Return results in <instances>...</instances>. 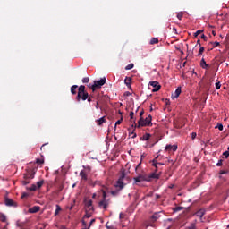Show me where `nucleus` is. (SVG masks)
I'll use <instances>...</instances> for the list:
<instances>
[{
	"mask_svg": "<svg viewBox=\"0 0 229 229\" xmlns=\"http://www.w3.org/2000/svg\"><path fill=\"white\" fill-rule=\"evenodd\" d=\"M128 180V177H126V172L125 170H123L121 173V176L119 177L118 181L116 182V184L114 185V187L120 189V191H122V189H124V185H126V183H124V181Z\"/></svg>",
	"mask_w": 229,
	"mask_h": 229,
	"instance_id": "1",
	"label": "nucleus"
},
{
	"mask_svg": "<svg viewBox=\"0 0 229 229\" xmlns=\"http://www.w3.org/2000/svg\"><path fill=\"white\" fill-rule=\"evenodd\" d=\"M105 83H106V78L103 77L99 81H95L94 84H89V88L91 89L92 92H95L97 89H101Z\"/></svg>",
	"mask_w": 229,
	"mask_h": 229,
	"instance_id": "2",
	"label": "nucleus"
},
{
	"mask_svg": "<svg viewBox=\"0 0 229 229\" xmlns=\"http://www.w3.org/2000/svg\"><path fill=\"white\" fill-rule=\"evenodd\" d=\"M152 119L153 117L151 116V114H149L146 119H144L143 117L140 118V120L138 121V128L144 126H151Z\"/></svg>",
	"mask_w": 229,
	"mask_h": 229,
	"instance_id": "3",
	"label": "nucleus"
},
{
	"mask_svg": "<svg viewBox=\"0 0 229 229\" xmlns=\"http://www.w3.org/2000/svg\"><path fill=\"white\" fill-rule=\"evenodd\" d=\"M160 212H155L150 217L148 221V226H155V223L160 219Z\"/></svg>",
	"mask_w": 229,
	"mask_h": 229,
	"instance_id": "4",
	"label": "nucleus"
},
{
	"mask_svg": "<svg viewBox=\"0 0 229 229\" xmlns=\"http://www.w3.org/2000/svg\"><path fill=\"white\" fill-rule=\"evenodd\" d=\"M135 183H140V182H148V174L146 173L139 174L138 176L133 178Z\"/></svg>",
	"mask_w": 229,
	"mask_h": 229,
	"instance_id": "5",
	"label": "nucleus"
},
{
	"mask_svg": "<svg viewBox=\"0 0 229 229\" xmlns=\"http://www.w3.org/2000/svg\"><path fill=\"white\" fill-rule=\"evenodd\" d=\"M76 102L80 103V101H87L89 99V92L77 93Z\"/></svg>",
	"mask_w": 229,
	"mask_h": 229,
	"instance_id": "6",
	"label": "nucleus"
},
{
	"mask_svg": "<svg viewBox=\"0 0 229 229\" xmlns=\"http://www.w3.org/2000/svg\"><path fill=\"white\" fill-rule=\"evenodd\" d=\"M160 174H162V172H159L158 174H157V172H153L148 175L147 174V182H151V180H158L160 178Z\"/></svg>",
	"mask_w": 229,
	"mask_h": 229,
	"instance_id": "7",
	"label": "nucleus"
},
{
	"mask_svg": "<svg viewBox=\"0 0 229 229\" xmlns=\"http://www.w3.org/2000/svg\"><path fill=\"white\" fill-rule=\"evenodd\" d=\"M150 87H153L152 92H158L160 89H162V86L158 83L157 81H153L149 82Z\"/></svg>",
	"mask_w": 229,
	"mask_h": 229,
	"instance_id": "8",
	"label": "nucleus"
},
{
	"mask_svg": "<svg viewBox=\"0 0 229 229\" xmlns=\"http://www.w3.org/2000/svg\"><path fill=\"white\" fill-rule=\"evenodd\" d=\"M108 200L106 199H102L99 203H98V207L100 208H104V210H106V208H108Z\"/></svg>",
	"mask_w": 229,
	"mask_h": 229,
	"instance_id": "9",
	"label": "nucleus"
},
{
	"mask_svg": "<svg viewBox=\"0 0 229 229\" xmlns=\"http://www.w3.org/2000/svg\"><path fill=\"white\" fill-rule=\"evenodd\" d=\"M5 205L6 207H17V204L15 203V201H13V199L9 198L5 199Z\"/></svg>",
	"mask_w": 229,
	"mask_h": 229,
	"instance_id": "10",
	"label": "nucleus"
},
{
	"mask_svg": "<svg viewBox=\"0 0 229 229\" xmlns=\"http://www.w3.org/2000/svg\"><path fill=\"white\" fill-rule=\"evenodd\" d=\"M165 149V151H177L178 145H166Z\"/></svg>",
	"mask_w": 229,
	"mask_h": 229,
	"instance_id": "11",
	"label": "nucleus"
},
{
	"mask_svg": "<svg viewBox=\"0 0 229 229\" xmlns=\"http://www.w3.org/2000/svg\"><path fill=\"white\" fill-rule=\"evenodd\" d=\"M33 178H35V173L32 171L24 174V180H33Z\"/></svg>",
	"mask_w": 229,
	"mask_h": 229,
	"instance_id": "12",
	"label": "nucleus"
},
{
	"mask_svg": "<svg viewBox=\"0 0 229 229\" xmlns=\"http://www.w3.org/2000/svg\"><path fill=\"white\" fill-rule=\"evenodd\" d=\"M16 226L20 229H26L28 226V224L26 222H21V221H17L16 222Z\"/></svg>",
	"mask_w": 229,
	"mask_h": 229,
	"instance_id": "13",
	"label": "nucleus"
},
{
	"mask_svg": "<svg viewBox=\"0 0 229 229\" xmlns=\"http://www.w3.org/2000/svg\"><path fill=\"white\" fill-rule=\"evenodd\" d=\"M86 210L94 211V207H92V199H89L85 202Z\"/></svg>",
	"mask_w": 229,
	"mask_h": 229,
	"instance_id": "14",
	"label": "nucleus"
},
{
	"mask_svg": "<svg viewBox=\"0 0 229 229\" xmlns=\"http://www.w3.org/2000/svg\"><path fill=\"white\" fill-rule=\"evenodd\" d=\"M39 210H40L39 206H34V207L29 208L30 214H37V212H38Z\"/></svg>",
	"mask_w": 229,
	"mask_h": 229,
	"instance_id": "15",
	"label": "nucleus"
},
{
	"mask_svg": "<svg viewBox=\"0 0 229 229\" xmlns=\"http://www.w3.org/2000/svg\"><path fill=\"white\" fill-rule=\"evenodd\" d=\"M196 216L201 219L205 216V209H199L197 211Z\"/></svg>",
	"mask_w": 229,
	"mask_h": 229,
	"instance_id": "16",
	"label": "nucleus"
},
{
	"mask_svg": "<svg viewBox=\"0 0 229 229\" xmlns=\"http://www.w3.org/2000/svg\"><path fill=\"white\" fill-rule=\"evenodd\" d=\"M124 83L129 89H131V79L130 77L125 78Z\"/></svg>",
	"mask_w": 229,
	"mask_h": 229,
	"instance_id": "17",
	"label": "nucleus"
},
{
	"mask_svg": "<svg viewBox=\"0 0 229 229\" xmlns=\"http://www.w3.org/2000/svg\"><path fill=\"white\" fill-rule=\"evenodd\" d=\"M200 66L202 67V69H207V67L209 66L208 64H207V62L205 61V58H202L200 61Z\"/></svg>",
	"mask_w": 229,
	"mask_h": 229,
	"instance_id": "18",
	"label": "nucleus"
},
{
	"mask_svg": "<svg viewBox=\"0 0 229 229\" xmlns=\"http://www.w3.org/2000/svg\"><path fill=\"white\" fill-rule=\"evenodd\" d=\"M180 94H182V87H178L174 92V98H180Z\"/></svg>",
	"mask_w": 229,
	"mask_h": 229,
	"instance_id": "19",
	"label": "nucleus"
},
{
	"mask_svg": "<svg viewBox=\"0 0 229 229\" xmlns=\"http://www.w3.org/2000/svg\"><path fill=\"white\" fill-rule=\"evenodd\" d=\"M78 89V85H73L71 87V94H72V96H76L77 91L76 89Z\"/></svg>",
	"mask_w": 229,
	"mask_h": 229,
	"instance_id": "20",
	"label": "nucleus"
},
{
	"mask_svg": "<svg viewBox=\"0 0 229 229\" xmlns=\"http://www.w3.org/2000/svg\"><path fill=\"white\" fill-rule=\"evenodd\" d=\"M84 217H86V219H90V217H92V210L86 209V214L84 215Z\"/></svg>",
	"mask_w": 229,
	"mask_h": 229,
	"instance_id": "21",
	"label": "nucleus"
},
{
	"mask_svg": "<svg viewBox=\"0 0 229 229\" xmlns=\"http://www.w3.org/2000/svg\"><path fill=\"white\" fill-rule=\"evenodd\" d=\"M152 162H153L154 167H156V171L157 169H158V165H164V163H158L157 162V159H154Z\"/></svg>",
	"mask_w": 229,
	"mask_h": 229,
	"instance_id": "22",
	"label": "nucleus"
},
{
	"mask_svg": "<svg viewBox=\"0 0 229 229\" xmlns=\"http://www.w3.org/2000/svg\"><path fill=\"white\" fill-rule=\"evenodd\" d=\"M106 119H105V116L101 117L100 119L97 120V123H98V126H101V124H103V123H106Z\"/></svg>",
	"mask_w": 229,
	"mask_h": 229,
	"instance_id": "23",
	"label": "nucleus"
},
{
	"mask_svg": "<svg viewBox=\"0 0 229 229\" xmlns=\"http://www.w3.org/2000/svg\"><path fill=\"white\" fill-rule=\"evenodd\" d=\"M142 140H149V139H151V134L149 133H146L142 136Z\"/></svg>",
	"mask_w": 229,
	"mask_h": 229,
	"instance_id": "24",
	"label": "nucleus"
},
{
	"mask_svg": "<svg viewBox=\"0 0 229 229\" xmlns=\"http://www.w3.org/2000/svg\"><path fill=\"white\" fill-rule=\"evenodd\" d=\"M56 209L55 211V216H58V214H60V212H62V208L60 207V205H56Z\"/></svg>",
	"mask_w": 229,
	"mask_h": 229,
	"instance_id": "25",
	"label": "nucleus"
},
{
	"mask_svg": "<svg viewBox=\"0 0 229 229\" xmlns=\"http://www.w3.org/2000/svg\"><path fill=\"white\" fill-rule=\"evenodd\" d=\"M83 92H87V90H85V86L81 85L80 87H78V93H83Z\"/></svg>",
	"mask_w": 229,
	"mask_h": 229,
	"instance_id": "26",
	"label": "nucleus"
},
{
	"mask_svg": "<svg viewBox=\"0 0 229 229\" xmlns=\"http://www.w3.org/2000/svg\"><path fill=\"white\" fill-rule=\"evenodd\" d=\"M149 44H150L151 46H153V44H158V38H152L150 39Z\"/></svg>",
	"mask_w": 229,
	"mask_h": 229,
	"instance_id": "27",
	"label": "nucleus"
},
{
	"mask_svg": "<svg viewBox=\"0 0 229 229\" xmlns=\"http://www.w3.org/2000/svg\"><path fill=\"white\" fill-rule=\"evenodd\" d=\"M131 123H132V128H138V126L139 125H137V123H135V121H136V119H135V117L134 116H132V120H131Z\"/></svg>",
	"mask_w": 229,
	"mask_h": 229,
	"instance_id": "28",
	"label": "nucleus"
},
{
	"mask_svg": "<svg viewBox=\"0 0 229 229\" xmlns=\"http://www.w3.org/2000/svg\"><path fill=\"white\" fill-rule=\"evenodd\" d=\"M0 221L2 223H6V215L4 214H0Z\"/></svg>",
	"mask_w": 229,
	"mask_h": 229,
	"instance_id": "29",
	"label": "nucleus"
},
{
	"mask_svg": "<svg viewBox=\"0 0 229 229\" xmlns=\"http://www.w3.org/2000/svg\"><path fill=\"white\" fill-rule=\"evenodd\" d=\"M133 67H135V64L131 63L125 67V71H131V69H133Z\"/></svg>",
	"mask_w": 229,
	"mask_h": 229,
	"instance_id": "30",
	"label": "nucleus"
},
{
	"mask_svg": "<svg viewBox=\"0 0 229 229\" xmlns=\"http://www.w3.org/2000/svg\"><path fill=\"white\" fill-rule=\"evenodd\" d=\"M80 176H81L82 180H87V174H85L83 171H81Z\"/></svg>",
	"mask_w": 229,
	"mask_h": 229,
	"instance_id": "31",
	"label": "nucleus"
},
{
	"mask_svg": "<svg viewBox=\"0 0 229 229\" xmlns=\"http://www.w3.org/2000/svg\"><path fill=\"white\" fill-rule=\"evenodd\" d=\"M120 190L111 191L112 196H119Z\"/></svg>",
	"mask_w": 229,
	"mask_h": 229,
	"instance_id": "32",
	"label": "nucleus"
},
{
	"mask_svg": "<svg viewBox=\"0 0 229 229\" xmlns=\"http://www.w3.org/2000/svg\"><path fill=\"white\" fill-rule=\"evenodd\" d=\"M204 51H205V47H200V48L199 50L198 56H201V55H203Z\"/></svg>",
	"mask_w": 229,
	"mask_h": 229,
	"instance_id": "33",
	"label": "nucleus"
},
{
	"mask_svg": "<svg viewBox=\"0 0 229 229\" xmlns=\"http://www.w3.org/2000/svg\"><path fill=\"white\" fill-rule=\"evenodd\" d=\"M177 19H179V21H182V19H183V12H180L177 13Z\"/></svg>",
	"mask_w": 229,
	"mask_h": 229,
	"instance_id": "34",
	"label": "nucleus"
},
{
	"mask_svg": "<svg viewBox=\"0 0 229 229\" xmlns=\"http://www.w3.org/2000/svg\"><path fill=\"white\" fill-rule=\"evenodd\" d=\"M42 185H44V181H38V182H37V188L38 189H40V187H42Z\"/></svg>",
	"mask_w": 229,
	"mask_h": 229,
	"instance_id": "35",
	"label": "nucleus"
},
{
	"mask_svg": "<svg viewBox=\"0 0 229 229\" xmlns=\"http://www.w3.org/2000/svg\"><path fill=\"white\" fill-rule=\"evenodd\" d=\"M201 33H203V30H198L194 33V37H198V35H201Z\"/></svg>",
	"mask_w": 229,
	"mask_h": 229,
	"instance_id": "36",
	"label": "nucleus"
},
{
	"mask_svg": "<svg viewBox=\"0 0 229 229\" xmlns=\"http://www.w3.org/2000/svg\"><path fill=\"white\" fill-rule=\"evenodd\" d=\"M89 81H90V79L89 77H84L82 79V83H89Z\"/></svg>",
	"mask_w": 229,
	"mask_h": 229,
	"instance_id": "37",
	"label": "nucleus"
},
{
	"mask_svg": "<svg viewBox=\"0 0 229 229\" xmlns=\"http://www.w3.org/2000/svg\"><path fill=\"white\" fill-rule=\"evenodd\" d=\"M180 210H183V208L176 207V208H174V212H180Z\"/></svg>",
	"mask_w": 229,
	"mask_h": 229,
	"instance_id": "38",
	"label": "nucleus"
},
{
	"mask_svg": "<svg viewBox=\"0 0 229 229\" xmlns=\"http://www.w3.org/2000/svg\"><path fill=\"white\" fill-rule=\"evenodd\" d=\"M102 199H106V191L105 190H102Z\"/></svg>",
	"mask_w": 229,
	"mask_h": 229,
	"instance_id": "39",
	"label": "nucleus"
},
{
	"mask_svg": "<svg viewBox=\"0 0 229 229\" xmlns=\"http://www.w3.org/2000/svg\"><path fill=\"white\" fill-rule=\"evenodd\" d=\"M220 131H223V125L221 123H217V126H216Z\"/></svg>",
	"mask_w": 229,
	"mask_h": 229,
	"instance_id": "40",
	"label": "nucleus"
},
{
	"mask_svg": "<svg viewBox=\"0 0 229 229\" xmlns=\"http://www.w3.org/2000/svg\"><path fill=\"white\" fill-rule=\"evenodd\" d=\"M21 183L22 185H28V183H30V179H25Z\"/></svg>",
	"mask_w": 229,
	"mask_h": 229,
	"instance_id": "41",
	"label": "nucleus"
},
{
	"mask_svg": "<svg viewBox=\"0 0 229 229\" xmlns=\"http://www.w3.org/2000/svg\"><path fill=\"white\" fill-rule=\"evenodd\" d=\"M215 85H216V90H219V89H221V82H216Z\"/></svg>",
	"mask_w": 229,
	"mask_h": 229,
	"instance_id": "42",
	"label": "nucleus"
},
{
	"mask_svg": "<svg viewBox=\"0 0 229 229\" xmlns=\"http://www.w3.org/2000/svg\"><path fill=\"white\" fill-rule=\"evenodd\" d=\"M94 223H96V219H92V220L89 222V225L88 229H90V227L92 226V225H94Z\"/></svg>",
	"mask_w": 229,
	"mask_h": 229,
	"instance_id": "43",
	"label": "nucleus"
},
{
	"mask_svg": "<svg viewBox=\"0 0 229 229\" xmlns=\"http://www.w3.org/2000/svg\"><path fill=\"white\" fill-rule=\"evenodd\" d=\"M36 163L37 164H44V160L40 159V158H38V159H36Z\"/></svg>",
	"mask_w": 229,
	"mask_h": 229,
	"instance_id": "44",
	"label": "nucleus"
},
{
	"mask_svg": "<svg viewBox=\"0 0 229 229\" xmlns=\"http://www.w3.org/2000/svg\"><path fill=\"white\" fill-rule=\"evenodd\" d=\"M30 191H37V185L32 184V186L30 188Z\"/></svg>",
	"mask_w": 229,
	"mask_h": 229,
	"instance_id": "45",
	"label": "nucleus"
},
{
	"mask_svg": "<svg viewBox=\"0 0 229 229\" xmlns=\"http://www.w3.org/2000/svg\"><path fill=\"white\" fill-rule=\"evenodd\" d=\"M201 38H202V40H205V42H207V40H208V38H207V36H205V34L201 35Z\"/></svg>",
	"mask_w": 229,
	"mask_h": 229,
	"instance_id": "46",
	"label": "nucleus"
},
{
	"mask_svg": "<svg viewBox=\"0 0 229 229\" xmlns=\"http://www.w3.org/2000/svg\"><path fill=\"white\" fill-rule=\"evenodd\" d=\"M123 123V118H121L120 120H118L116 123H115V128H117V125L118 124H121Z\"/></svg>",
	"mask_w": 229,
	"mask_h": 229,
	"instance_id": "47",
	"label": "nucleus"
},
{
	"mask_svg": "<svg viewBox=\"0 0 229 229\" xmlns=\"http://www.w3.org/2000/svg\"><path fill=\"white\" fill-rule=\"evenodd\" d=\"M223 155H224V157H225V158H228V157H229V151H225V152L223 153Z\"/></svg>",
	"mask_w": 229,
	"mask_h": 229,
	"instance_id": "48",
	"label": "nucleus"
},
{
	"mask_svg": "<svg viewBox=\"0 0 229 229\" xmlns=\"http://www.w3.org/2000/svg\"><path fill=\"white\" fill-rule=\"evenodd\" d=\"M197 133L196 132H192L191 133V139H192V140H194V139H196V137H197Z\"/></svg>",
	"mask_w": 229,
	"mask_h": 229,
	"instance_id": "49",
	"label": "nucleus"
},
{
	"mask_svg": "<svg viewBox=\"0 0 229 229\" xmlns=\"http://www.w3.org/2000/svg\"><path fill=\"white\" fill-rule=\"evenodd\" d=\"M217 167H221L223 165V160H219L218 163L216 164Z\"/></svg>",
	"mask_w": 229,
	"mask_h": 229,
	"instance_id": "50",
	"label": "nucleus"
},
{
	"mask_svg": "<svg viewBox=\"0 0 229 229\" xmlns=\"http://www.w3.org/2000/svg\"><path fill=\"white\" fill-rule=\"evenodd\" d=\"M217 46H219V42L217 41L213 42V47H217Z\"/></svg>",
	"mask_w": 229,
	"mask_h": 229,
	"instance_id": "51",
	"label": "nucleus"
},
{
	"mask_svg": "<svg viewBox=\"0 0 229 229\" xmlns=\"http://www.w3.org/2000/svg\"><path fill=\"white\" fill-rule=\"evenodd\" d=\"M134 115H135V113H133V111H131L130 113V117H131V120H133Z\"/></svg>",
	"mask_w": 229,
	"mask_h": 229,
	"instance_id": "52",
	"label": "nucleus"
},
{
	"mask_svg": "<svg viewBox=\"0 0 229 229\" xmlns=\"http://www.w3.org/2000/svg\"><path fill=\"white\" fill-rule=\"evenodd\" d=\"M88 103H91V101H92V96H89V97H88Z\"/></svg>",
	"mask_w": 229,
	"mask_h": 229,
	"instance_id": "53",
	"label": "nucleus"
},
{
	"mask_svg": "<svg viewBox=\"0 0 229 229\" xmlns=\"http://www.w3.org/2000/svg\"><path fill=\"white\" fill-rule=\"evenodd\" d=\"M95 108L98 110V108H99V102H96V105H95Z\"/></svg>",
	"mask_w": 229,
	"mask_h": 229,
	"instance_id": "54",
	"label": "nucleus"
},
{
	"mask_svg": "<svg viewBox=\"0 0 229 229\" xmlns=\"http://www.w3.org/2000/svg\"><path fill=\"white\" fill-rule=\"evenodd\" d=\"M142 115H144V111H141V112L140 113V119L142 117Z\"/></svg>",
	"mask_w": 229,
	"mask_h": 229,
	"instance_id": "55",
	"label": "nucleus"
},
{
	"mask_svg": "<svg viewBox=\"0 0 229 229\" xmlns=\"http://www.w3.org/2000/svg\"><path fill=\"white\" fill-rule=\"evenodd\" d=\"M197 46H201V40H197Z\"/></svg>",
	"mask_w": 229,
	"mask_h": 229,
	"instance_id": "56",
	"label": "nucleus"
},
{
	"mask_svg": "<svg viewBox=\"0 0 229 229\" xmlns=\"http://www.w3.org/2000/svg\"><path fill=\"white\" fill-rule=\"evenodd\" d=\"M131 135H132V136H131L132 139H135V137H137V134H135V133H133V132H131Z\"/></svg>",
	"mask_w": 229,
	"mask_h": 229,
	"instance_id": "57",
	"label": "nucleus"
},
{
	"mask_svg": "<svg viewBox=\"0 0 229 229\" xmlns=\"http://www.w3.org/2000/svg\"><path fill=\"white\" fill-rule=\"evenodd\" d=\"M140 164H141V163L138 164V165H137L136 168H135V171H137V169H139V167H140Z\"/></svg>",
	"mask_w": 229,
	"mask_h": 229,
	"instance_id": "58",
	"label": "nucleus"
},
{
	"mask_svg": "<svg viewBox=\"0 0 229 229\" xmlns=\"http://www.w3.org/2000/svg\"><path fill=\"white\" fill-rule=\"evenodd\" d=\"M72 208H74V205H72V206L69 208V210H72Z\"/></svg>",
	"mask_w": 229,
	"mask_h": 229,
	"instance_id": "59",
	"label": "nucleus"
},
{
	"mask_svg": "<svg viewBox=\"0 0 229 229\" xmlns=\"http://www.w3.org/2000/svg\"><path fill=\"white\" fill-rule=\"evenodd\" d=\"M82 225H83V226H87V222L82 221Z\"/></svg>",
	"mask_w": 229,
	"mask_h": 229,
	"instance_id": "60",
	"label": "nucleus"
},
{
	"mask_svg": "<svg viewBox=\"0 0 229 229\" xmlns=\"http://www.w3.org/2000/svg\"><path fill=\"white\" fill-rule=\"evenodd\" d=\"M212 35L216 37V30H212Z\"/></svg>",
	"mask_w": 229,
	"mask_h": 229,
	"instance_id": "61",
	"label": "nucleus"
},
{
	"mask_svg": "<svg viewBox=\"0 0 229 229\" xmlns=\"http://www.w3.org/2000/svg\"><path fill=\"white\" fill-rule=\"evenodd\" d=\"M26 196H28V194L23 193L22 196H21V198H26Z\"/></svg>",
	"mask_w": 229,
	"mask_h": 229,
	"instance_id": "62",
	"label": "nucleus"
},
{
	"mask_svg": "<svg viewBox=\"0 0 229 229\" xmlns=\"http://www.w3.org/2000/svg\"><path fill=\"white\" fill-rule=\"evenodd\" d=\"M44 146H46V144H43L40 148L41 151L44 149Z\"/></svg>",
	"mask_w": 229,
	"mask_h": 229,
	"instance_id": "63",
	"label": "nucleus"
},
{
	"mask_svg": "<svg viewBox=\"0 0 229 229\" xmlns=\"http://www.w3.org/2000/svg\"><path fill=\"white\" fill-rule=\"evenodd\" d=\"M92 198H93V199L96 198V193H94V194L92 195Z\"/></svg>",
	"mask_w": 229,
	"mask_h": 229,
	"instance_id": "64",
	"label": "nucleus"
}]
</instances>
